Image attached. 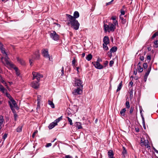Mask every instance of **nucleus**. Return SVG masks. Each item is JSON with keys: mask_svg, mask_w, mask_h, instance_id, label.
<instances>
[{"mask_svg": "<svg viewBox=\"0 0 158 158\" xmlns=\"http://www.w3.org/2000/svg\"><path fill=\"white\" fill-rule=\"evenodd\" d=\"M5 90L6 89L2 85L0 84V90L4 93Z\"/></svg>", "mask_w": 158, "mask_h": 158, "instance_id": "28", "label": "nucleus"}, {"mask_svg": "<svg viewBox=\"0 0 158 158\" xmlns=\"http://www.w3.org/2000/svg\"><path fill=\"white\" fill-rule=\"evenodd\" d=\"M121 14L120 15H121V16L122 15H124V14H125L124 11L123 10H121Z\"/></svg>", "mask_w": 158, "mask_h": 158, "instance_id": "51", "label": "nucleus"}, {"mask_svg": "<svg viewBox=\"0 0 158 158\" xmlns=\"http://www.w3.org/2000/svg\"><path fill=\"white\" fill-rule=\"evenodd\" d=\"M144 57L143 56H140V59L142 61H143L144 60Z\"/></svg>", "mask_w": 158, "mask_h": 158, "instance_id": "54", "label": "nucleus"}, {"mask_svg": "<svg viewBox=\"0 0 158 158\" xmlns=\"http://www.w3.org/2000/svg\"><path fill=\"white\" fill-rule=\"evenodd\" d=\"M158 41L157 40H156L154 42V47L155 48H157L158 47Z\"/></svg>", "mask_w": 158, "mask_h": 158, "instance_id": "32", "label": "nucleus"}, {"mask_svg": "<svg viewBox=\"0 0 158 158\" xmlns=\"http://www.w3.org/2000/svg\"><path fill=\"white\" fill-rule=\"evenodd\" d=\"M122 81H121V82L119 84L118 86V87L117 89V91L118 92V91L120 90L122 87Z\"/></svg>", "mask_w": 158, "mask_h": 158, "instance_id": "27", "label": "nucleus"}, {"mask_svg": "<svg viewBox=\"0 0 158 158\" xmlns=\"http://www.w3.org/2000/svg\"><path fill=\"white\" fill-rule=\"evenodd\" d=\"M38 132V131L37 130L35 131L32 134V137L34 138L35 135L36 134H37Z\"/></svg>", "mask_w": 158, "mask_h": 158, "instance_id": "44", "label": "nucleus"}, {"mask_svg": "<svg viewBox=\"0 0 158 158\" xmlns=\"http://www.w3.org/2000/svg\"><path fill=\"white\" fill-rule=\"evenodd\" d=\"M74 82V86L77 87H82L83 88V81L80 79L76 77L75 78Z\"/></svg>", "mask_w": 158, "mask_h": 158, "instance_id": "5", "label": "nucleus"}, {"mask_svg": "<svg viewBox=\"0 0 158 158\" xmlns=\"http://www.w3.org/2000/svg\"><path fill=\"white\" fill-rule=\"evenodd\" d=\"M38 81H34L31 84V86L35 89H38L39 86V84Z\"/></svg>", "mask_w": 158, "mask_h": 158, "instance_id": "12", "label": "nucleus"}, {"mask_svg": "<svg viewBox=\"0 0 158 158\" xmlns=\"http://www.w3.org/2000/svg\"><path fill=\"white\" fill-rule=\"evenodd\" d=\"M42 53L43 56L46 58L50 59V55L48 54V50L47 49H44L42 50Z\"/></svg>", "mask_w": 158, "mask_h": 158, "instance_id": "11", "label": "nucleus"}, {"mask_svg": "<svg viewBox=\"0 0 158 158\" xmlns=\"http://www.w3.org/2000/svg\"><path fill=\"white\" fill-rule=\"evenodd\" d=\"M147 60H151V56L150 55H148L147 57Z\"/></svg>", "mask_w": 158, "mask_h": 158, "instance_id": "57", "label": "nucleus"}, {"mask_svg": "<svg viewBox=\"0 0 158 158\" xmlns=\"http://www.w3.org/2000/svg\"><path fill=\"white\" fill-rule=\"evenodd\" d=\"M126 111V108H123L120 111V114L122 116H124L125 115L124 113Z\"/></svg>", "mask_w": 158, "mask_h": 158, "instance_id": "24", "label": "nucleus"}, {"mask_svg": "<svg viewBox=\"0 0 158 158\" xmlns=\"http://www.w3.org/2000/svg\"><path fill=\"white\" fill-rule=\"evenodd\" d=\"M62 119V116L58 118L55 120L54 122L51 123L48 126L49 129H51L53 128L55 126L57 125V123L59 122Z\"/></svg>", "mask_w": 158, "mask_h": 158, "instance_id": "7", "label": "nucleus"}, {"mask_svg": "<svg viewBox=\"0 0 158 158\" xmlns=\"http://www.w3.org/2000/svg\"><path fill=\"white\" fill-rule=\"evenodd\" d=\"M143 66L144 69H147L148 67V64L147 63H144L143 64Z\"/></svg>", "mask_w": 158, "mask_h": 158, "instance_id": "41", "label": "nucleus"}, {"mask_svg": "<svg viewBox=\"0 0 158 158\" xmlns=\"http://www.w3.org/2000/svg\"><path fill=\"white\" fill-rule=\"evenodd\" d=\"M92 64L97 69H102L103 68V66L101 65L99 63V59H98L96 62H92Z\"/></svg>", "mask_w": 158, "mask_h": 158, "instance_id": "10", "label": "nucleus"}, {"mask_svg": "<svg viewBox=\"0 0 158 158\" xmlns=\"http://www.w3.org/2000/svg\"><path fill=\"white\" fill-rule=\"evenodd\" d=\"M157 35H158V32H156L153 35L152 37V39L154 38Z\"/></svg>", "mask_w": 158, "mask_h": 158, "instance_id": "38", "label": "nucleus"}, {"mask_svg": "<svg viewBox=\"0 0 158 158\" xmlns=\"http://www.w3.org/2000/svg\"><path fill=\"white\" fill-rule=\"evenodd\" d=\"M107 45H106L105 44H103V48L106 51L108 50V48L107 46Z\"/></svg>", "mask_w": 158, "mask_h": 158, "instance_id": "35", "label": "nucleus"}, {"mask_svg": "<svg viewBox=\"0 0 158 158\" xmlns=\"http://www.w3.org/2000/svg\"><path fill=\"white\" fill-rule=\"evenodd\" d=\"M143 141H144V146H145V147L147 148L150 147V146L149 145V143L148 140L146 139Z\"/></svg>", "mask_w": 158, "mask_h": 158, "instance_id": "17", "label": "nucleus"}, {"mask_svg": "<svg viewBox=\"0 0 158 158\" xmlns=\"http://www.w3.org/2000/svg\"><path fill=\"white\" fill-rule=\"evenodd\" d=\"M6 95L7 97L10 100L11 99H12L13 98L10 95L9 93L6 92Z\"/></svg>", "mask_w": 158, "mask_h": 158, "instance_id": "33", "label": "nucleus"}, {"mask_svg": "<svg viewBox=\"0 0 158 158\" xmlns=\"http://www.w3.org/2000/svg\"><path fill=\"white\" fill-rule=\"evenodd\" d=\"M23 127V125L19 126L16 129V131L17 132H20L22 131V128Z\"/></svg>", "mask_w": 158, "mask_h": 158, "instance_id": "20", "label": "nucleus"}, {"mask_svg": "<svg viewBox=\"0 0 158 158\" xmlns=\"http://www.w3.org/2000/svg\"><path fill=\"white\" fill-rule=\"evenodd\" d=\"M151 67H149L147 70V71L146 72V73L145 74V75L146 76V77H148L150 71H151Z\"/></svg>", "mask_w": 158, "mask_h": 158, "instance_id": "22", "label": "nucleus"}, {"mask_svg": "<svg viewBox=\"0 0 158 158\" xmlns=\"http://www.w3.org/2000/svg\"><path fill=\"white\" fill-rule=\"evenodd\" d=\"M63 158H72V157L70 155H66L64 157H63Z\"/></svg>", "mask_w": 158, "mask_h": 158, "instance_id": "56", "label": "nucleus"}, {"mask_svg": "<svg viewBox=\"0 0 158 158\" xmlns=\"http://www.w3.org/2000/svg\"><path fill=\"white\" fill-rule=\"evenodd\" d=\"M53 23L54 24H55L58 27H60V25L59 24H58V23Z\"/></svg>", "mask_w": 158, "mask_h": 158, "instance_id": "60", "label": "nucleus"}, {"mask_svg": "<svg viewBox=\"0 0 158 158\" xmlns=\"http://www.w3.org/2000/svg\"><path fill=\"white\" fill-rule=\"evenodd\" d=\"M76 62V61L75 59H74L72 60V64L73 67H74L75 66V63Z\"/></svg>", "mask_w": 158, "mask_h": 158, "instance_id": "46", "label": "nucleus"}, {"mask_svg": "<svg viewBox=\"0 0 158 158\" xmlns=\"http://www.w3.org/2000/svg\"><path fill=\"white\" fill-rule=\"evenodd\" d=\"M5 58H4V57H2L1 58V61L4 64H6H6V62L5 61V63L3 61V60Z\"/></svg>", "mask_w": 158, "mask_h": 158, "instance_id": "45", "label": "nucleus"}, {"mask_svg": "<svg viewBox=\"0 0 158 158\" xmlns=\"http://www.w3.org/2000/svg\"><path fill=\"white\" fill-rule=\"evenodd\" d=\"M111 19L114 21L116 19V16H112L111 17Z\"/></svg>", "mask_w": 158, "mask_h": 158, "instance_id": "55", "label": "nucleus"}, {"mask_svg": "<svg viewBox=\"0 0 158 158\" xmlns=\"http://www.w3.org/2000/svg\"><path fill=\"white\" fill-rule=\"evenodd\" d=\"M141 140L140 142V144L142 147L144 146V141L143 140H145L144 138H141Z\"/></svg>", "mask_w": 158, "mask_h": 158, "instance_id": "29", "label": "nucleus"}, {"mask_svg": "<svg viewBox=\"0 0 158 158\" xmlns=\"http://www.w3.org/2000/svg\"><path fill=\"white\" fill-rule=\"evenodd\" d=\"M134 107H131L130 110V114H131L133 112L134 110Z\"/></svg>", "mask_w": 158, "mask_h": 158, "instance_id": "42", "label": "nucleus"}, {"mask_svg": "<svg viewBox=\"0 0 158 158\" xmlns=\"http://www.w3.org/2000/svg\"><path fill=\"white\" fill-rule=\"evenodd\" d=\"M141 116L142 117V123H143V126H145V124L144 118L143 117V115H142V114H141Z\"/></svg>", "mask_w": 158, "mask_h": 158, "instance_id": "37", "label": "nucleus"}, {"mask_svg": "<svg viewBox=\"0 0 158 158\" xmlns=\"http://www.w3.org/2000/svg\"><path fill=\"white\" fill-rule=\"evenodd\" d=\"M75 126L77 127L78 129H80L82 128L81 123L80 122H76L75 124Z\"/></svg>", "mask_w": 158, "mask_h": 158, "instance_id": "15", "label": "nucleus"}, {"mask_svg": "<svg viewBox=\"0 0 158 158\" xmlns=\"http://www.w3.org/2000/svg\"><path fill=\"white\" fill-rule=\"evenodd\" d=\"M104 28L105 32L108 31L110 32V31H114L115 29V27L112 23H109V25L104 24Z\"/></svg>", "mask_w": 158, "mask_h": 158, "instance_id": "2", "label": "nucleus"}, {"mask_svg": "<svg viewBox=\"0 0 158 158\" xmlns=\"http://www.w3.org/2000/svg\"><path fill=\"white\" fill-rule=\"evenodd\" d=\"M119 18H120V19L122 20V23H123V24H125L126 22V20L125 19H124L123 17H122L121 15H120L119 16Z\"/></svg>", "mask_w": 158, "mask_h": 158, "instance_id": "30", "label": "nucleus"}, {"mask_svg": "<svg viewBox=\"0 0 158 158\" xmlns=\"http://www.w3.org/2000/svg\"><path fill=\"white\" fill-rule=\"evenodd\" d=\"M48 103L49 105L51 106L52 108H53L55 107L54 105L52 102L49 100L48 101Z\"/></svg>", "mask_w": 158, "mask_h": 158, "instance_id": "26", "label": "nucleus"}, {"mask_svg": "<svg viewBox=\"0 0 158 158\" xmlns=\"http://www.w3.org/2000/svg\"><path fill=\"white\" fill-rule=\"evenodd\" d=\"M9 103L11 109L12 110H14L13 106H12V105L11 104L10 102H9Z\"/></svg>", "mask_w": 158, "mask_h": 158, "instance_id": "50", "label": "nucleus"}, {"mask_svg": "<svg viewBox=\"0 0 158 158\" xmlns=\"http://www.w3.org/2000/svg\"><path fill=\"white\" fill-rule=\"evenodd\" d=\"M92 55L90 54H88L86 57V59L88 61H90L92 58Z\"/></svg>", "mask_w": 158, "mask_h": 158, "instance_id": "23", "label": "nucleus"}, {"mask_svg": "<svg viewBox=\"0 0 158 158\" xmlns=\"http://www.w3.org/2000/svg\"><path fill=\"white\" fill-rule=\"evenodd\" d=\"M134 73L135 75H136L137 74V70L136 69L134 71Z\"/></svg>", "mask_w": 158, "mask_h": 158, "instance_id": "62", "label": "nucleus"}, {"mask_svg": "<svg viewBox=\"0 0 158 158\" xmlns=\"http://www.w3.org/2000/svg\"><path fill=\"white\" fill-rule=\"evenodd\" d=\"M79 16V12L77 11H76L74 12L73 14V18H74L76 19V18H77Z\"/></svg>", "mask_w": 158, "mask_h": 158, "instance_id": "18", "label": "nucleus"}, {"mask_svg": "<svg viewBox=\"0 0 158 158\" xmlns=\"http://www.w3.org/2000/svg\"><path fill=\"white\" fill-rule=\"evenodd\" d=\"M40 55L39 51L35 52L32 56V59H29V62L31 65L32 63V61L34 60H38L40 58Z\"/></svg>", "mask_w": 158, "mask_h": 158, "instance_id": "6", "label": "nucleus"}, {"mask_svg": "<svg viewBox=\"0 0 158 158\" xmlns=\"http://www.w3.org/2000/svg\"><path fill=\"white\" fill-rule=\"evenodd\" d=\"M3 121L4 119L3 116L1 115L0 116V125L1 127H2V125L3 124Z\"/></svg>", "mask_w": 158, "mask_h": 158, "instance_id": "25", "label": "nucleus"}, {"mask_svg": "<svg viewBox=\"0 0 158 158\" xmlns=\"http://www.w3.org/2000/svg\"><path fill=\"white\" fill-rule=\"evenodd\" d=\"M4 84V85L6 86V88H8V86H7V83H6V82H5L4 83V84Z\"/></svg>", "mask_w": 158, "mask_h": 158, "instance_id": "64", "label": "nucleus"}, {"mask_svg": "<svg viewBox=\"0 0 158 158\" xmlns=\"http://www.w3.org/2000/svg\"><path fill=\"white\" fill-rule=\"evenodd\" d=\"M138 70L139 72L141 73L143 71V68H142L141 66L138 67Z\"/></svg>", "mask_w": 158, "mask_h": 158, "instance_id": "36", "label": "nucleus"}, {"mask_svg": "<svg viewBox=\"0 0 158 158\" xmlns=\"http://www.w3.org/2000/svg\"><path fill=\"white\" fill-rule=\"evenodd\" d=\"M123 150L122 152V154H123L124 157H125L126 155L127 154L126 150L124 147H123Z\"/></svg>", "mask_w": 158, "mask_h": 158, "instance_id": "19", "label": "nucleus"}, {"mask_svg": "<svg viewBox=\"0 0 158 158\" xmlns=\"http://www.w3.org/2000/svg\"><path fill=\"white\" fill-rule=\"evenodd\" d=\"M153 149L155 151V152L157 153H158V151H157L156 148H153Z\"/></svg>", "mask_w": 158, "mask_h": 158, "instance_id": "61", "label": "nucleus"}, {"mask_svg": "<svg viewBox=\"0 0 158 158\" xmlns=\"http://www.w3.org/2000/svg\"><path fill=\"white\" fill-rule=\"evenodd\" d=\"M108 155L109 158H114V153L112 150H110L108 152Z\"/></svg>", "mask_w": 158, "mask_h": 158, "instance_id": "14", "label": "nucleus"}, {"mask_svg": "<svg viewBox=\"0 0 158 158\" xmlns=\"http://www.w3.org/2000/svg\"><path fill=\"white\" fill-rule=\"evenodd\" d=\"M67 118L68 119V121H69V123L70 125H72L73 124V123L72 122V119L69 117H67Z\"/></svg>", "mask_w": 158, "mask_h": 158, "instance_id": "39", "label": "nucleus"}, {"mask_svg": "<svg viewBox=\"0 0 158 158\" xmlns=\"http://www.w3.org/2000/svg\"><path fill=\"white\" fill-rule=\"evenodd\" d=\"M61 76L63 75H64V67H62V69H61Z\"/></svg>", "mask_w": 158, "mask_h": 158, "instance_id": "47", "label": "nucleus"}, {"mask_svg": "<svg viewBox=\"0 0 158 158\" xmlns=\"http://www.w3.org/2000/svg\"><path fill=\"white\" fill-rule=\"evenodd\" d=\"M41 99V96L38 95L37 96V101L38 103L39 104L40 102V100Z\"/></svg>", "mask_w": 158, "mask_h": 158, "instance_id": "43", "label": "nucleus"}, {"mask_svg": "<svg viewBox=\"0 0 158 158\" xmlns=\"http://www.w3.org/2000/svg\"><path fill=\"white\" fill-rule=\"evenodd\" d=\"M66 17L67 20L69 21L68 24L69 25L70 24L71 27L75 30H77L78 29L80 26V24L78 21L73 16L69 14H66Z\"/></svg>", "mask_w": 158, "mask_h": 158, "instance_id": "1", "label": "nucleus"}, {"mask_svg": "<svg viewBox=\"0 0 158 158\" xmlns=\"http://www.w3.org/2000/svg\"><path fill=\"white\" fill-rule=\"evenodd\" d=\"M12 102V104L13 105L14 107H16L17 106V104L16 103V102L15 100H14L13 98L12 99H11L10 100Z\"/></svg>", "mask_w": 158, "mask_h": 158, "instance_id": "31", "label": "nucleus"}, {"mask_svg": "<svg viewBox=\"0 0 158 158\" xmlns=\"http://www.w3.org/2000/svg\"><path fill=\"white\" fill-rule=\"evenodd\" d=\"M17 60L18 62L22 65H24L25 64L24 61L22 59L19 58V57H17Z\"/></svg>", "mask_w": 158, "mask_h": 158, "instance_id": "16", "label": "nucleus"}, {"mask_svg": "<svg viewBox=\"0 0 158 158\" xmlns=\"http://www.w3.org/2000/svg\"><path fill=\"white\" fill-rule=\"evenodd\" d=\"M114 63V61L113 60H111L110 62L109 65L110 67H111L112 66V65Z\"/></svg>", "mask_w": 158, "mask_h": 158, "instance_id": "48", "label": "nucleus"}, {"mask_svg": "<svg viewBox=\"0 0 158 158\" xmlns=\"http://www.w3.org/2000/svg\"><path fill=\"white\" fill-rule=\"evenodd\" d=\"M103 44L107 45L109 44V38L107 36H105L103 39Z\"/></svg>", "mask_w": 158, "mask_h": 158, "instance_id": "13", "label": "nucleus"}, {"mask_svg": "<svg viewBox=\"0 0 158 158\" xmlns=\"http://www.w3.org/2000/svg\"><path fill=\"white\" fill-rule=\"evenodd\" d=\"M112 2L111 1L110 2H109L106 3V6H108V5H109Z\"/></svg>", "mask_w": 158, "mask_h": 158, "instance_id": "59", "label": "nucleus"}, {"mask_svg": "<svg viewBox=\"0 0 158 158\" xmlns=\"http://www.w3.org/2000/svg\"><path fill=\"white\" fill-rule=\"evenodd\" d=\"M7 134L6 133L2 137V138L5 140L7 137Z\"/></svg>", "mask_w": 158, "mask_h": 158, "instance_id": "49", "label": "nucleus"}, {"mask_svg": "<svg viewBox=\"0 0 158 158\" xmlns=\"http://www.w3.org/2000/svg\"><path fill=\"white\" fill-rule=\"evenodd\" d=\"M0 50L1 51V52L2 54H5L6 55V56L5 57L4 60L6 62V64L7 66H9L11 67H12L13 65L10 62L8 61V59L9 58L7 56V54L5 50V48L3 47H0Z\"/></svg>", "mask_w": 158, "mask_h": 158, "instance_id": "3", "label": "nucleus"}, {"mask_svg": "<svg viewBox=\"0 0 158 158\" xmlns=\"http://www.w3.org/2000/svg\"><path fill=\"white\" fill-rule=\"evenodd\" d=\"M133 83L131 81H130L129 83V84L130 85H131V86H132L133 85Z\"/></svg>", "mask_w": 158, "mask_h": 158, "instance_id": "63", "label": "nucleus"}, {"mask_svg": "<svg viewBox=\"0 0 158 158\" xmlns=\"http://www.w3.org/2000/svg\"><path fill=\"white\" fill-rule=\"evenodd\" d=\"M108 63V62L107 61H106L104 62V64L105 65V67H106V66H107Z\"/></svg>", "mask_w": 158, "mask_h": 158, "instance_id": "53", "label": "nucleus"}, {"mask_svg": "<svg viewBox=\"0 0 158 158\" xmlns=\"http://www.w3.org/2000/svg\"><path fill=\"white\" fill-rule=\"evenodd\" d=\"M49 35L51 38L54 40L57 41L59 40V36L56 33L55 31H51L50 32Z\"/></svg>", "mask_w": 158, "mask_h": 158, "instance_id": "4", "label": "nucleus"}, {"mask_svg": "<svg viewBox=\"0 0 158 158\" xmlns=\"http://www.w3.org/2000/svg\"><path fill=\"white\" fill-rule=\"evenodd\" d=\"M113 24H114V26L115 27V26H118V21L117 20H114V22H113V23H112Z\"/></svg>", "mask_w": 158, "mask_h": 158, "instance_id": "40", "label": "nucleus"}, {"mask_svg": "<svg viewBox=\"0 0 158 158\" xmlns=\"http://www.w3.org/2000/svg\"><path fill=\"white\" fill-rule=\"evenodd\" d=\"M126 106L127 108H129L130 107V103L129 101H127L126 102Z\"/></svg>", "mask_w": 158, "mask_h": 158, "instance_id": "34", "label": "nucleus"}, {"mask_svg": "<svg viewBox=\"0 0 158 158\" xmlns=\"http://www.w3.org/2000/svg\"><path fill=\"white\" fill-rule=\"evenodd\" d=\"M76 89H75L73 92V94L74 95H77L81 94L82 92L83 88L82 87H77Z\"/></svg>", "mask_w": 158, "mask_h": 158, "instance_id": "9", "label": "nucleus"}, {"mask_svg": "<svg viewBox=\"0 0 158 158\" xmlns=\"http://www.w3.org/2000/svg\"><path fill=\"white\" fill-rule=\"evenodd\" d=\"M117 49V48L115 46L112 47L110 50V52H115Z\"/></svg>", "mask_w": 158, "mask_h": 158, "instance_id": "21", "label": "nucleus"}, {"mask_svg": "<svg viewBox=\"0 0 158 158\" xmlns=\"http://www.w3.org/2000/svg\"><path fill=\"white\" fill-rule=\"evenodd\" d=\"M112 52H108V56L110 57H111V56H112V54H111Z\"/></svg>", "mask_w": 158, "mask_h": 158, "instance_id": "58", "label": "nucleus"}, {"mask_svg": "<svg viewBox=\"0 0 158 158\" xmlns=\"http://www.w3.org/2000/svg\"><path fill=\"white\" fill-rule=\"evenodd\" d=\"M33 75V79H36L38 82H39L41 78L43 77V76L40 73L33 72L32 73Z\"/></svg>", "mask_w": 158, "mask_h": 158, "instance_id": "8", "label": "nucleus"}, {"mask_svg": "<svg viewBox=\"0 0 158 158\" xmlns=\"http://www.w3.org/2000/svg\"><path fill=\"white\" fill-rule=\"evenodd\" d=\"M52 145V143H47L46 145L45 146L46 147H49Z\"/></svg>", "mask_w": 158, "mask_h": 158, "instance_id": "52", "label": "nucleus"}]
</instances>
